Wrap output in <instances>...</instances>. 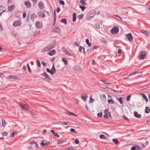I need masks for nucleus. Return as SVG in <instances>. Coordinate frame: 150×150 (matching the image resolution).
Masks as SVG:
<instances>
[{
    "label": "nucleus",
    "instance_id": "nucleus-1",
    "mask_svg": "<svg viewBox=\"0 0 150 150\" xmlns=\"http://www.w3.org/2000/svg\"><path fill=\"white\" fill-rule=\"evenodd\" d=\"M147 57L146 52L144 51H142L139 53V59L140 60H143Z\"/></svg>",
    "mask_w": 150,
    "mask_h": 150
},
{
    "label": "nucleus",
    "instance_id": "nucleus-2",
    "mask_svg": "<svg viewBox=\"0 0 150 150\" xmlns=\"http://www.w3.org/2000/svg\"><path fill=\"white\" fill-rule=\"evenodd\" d=\"M119 31V28L117 27H113L110 30L111 33L113 34H117Z\"/></svg>",
    "mask_w": 150,
    "mask_h": 150
},
{
    "label": "nucleus",
    "instance_id": "nucleus-3",
    "mask_svg": "<svg viewBox=\"0 0 150 150\" xmlns=\"http://www.w3.org/2000/svg\"><path fill=\"white\" fill-rule=\"evenodd\" d=\"M21 22L20 20L15 21L13 23V25L15 27H17L21 25Z\"/></svg>",
    "mask_w": 150,
    "mask_h": 150
},
{
    "label": "nucleus",
    "instance_id": "nucleus-4",
    "mask_svg": "<svg viewBox=\"0 0 150 150\" xmlns=\"http://www.w3.org/2000/svg\"><path fill=\"white\" fill-rule=\"evenodd\" d=\"M15 8V6L14 5H12L8 6V9L9 12L12 11Z\"/></svg>",
    "mask_w": 150,
    "mask_h": 150
},
{
    "label": "nucleus",
    "instance_id": "nucleus-5",
    "mask_svg": "<svg viewBox=\"0 0 150 150\" xmlns=\"http://www.w3.org/2000/svg\"><path fill=\"white\" fill-rule=\"evenodd\" d=\"M35 25L37 27L39 28H41L42 26V23L38 21H37L36 22Z\"/></svg>",
    "mask_w": 150,
    "mask_h": 150
},
{
    "label": "nucleus",
    "instance_id": "nucleus-6",
    "mask_svg": "<svg viewBox=\"0 0 150 150\" xmlns=\"http://www.w3.org/2000/svg\"><path fill=\"white\" fill-rule=\"evenodd\" d=\"M24 4L28 8H30L31 6V3L28 1H25L24 2Z\"/></svg>",
    "mask_w": 150,
    "mask_h": 150
},
{
    "label": "nucleus",
    "instance_id": "nucleus-7",
    "mask_svg": "<svg viewBox=\"0 0 150 150\" xmlns=\"http://www.w3.org/2000/svg\"><path fill=\"white\" fill-rule=\"evenodd\" d=\"M126 36L128 39L130 41H132L133 40V38L131 34L129 33L126 35Z\"/></svg>",
    "mask_w": 150,
    "mask_h": 150
},
{
    "label": "nucleus",
    "instance_id": "nucleus-8",
    "mask_svg": "<svg viewBox=\"0 0 150 150\" xmlns=\"http://www.w3.org/2000/svg\"><path fill=\"white\" fill-rule=\"evenodd\" d=\"M5 11V8L4 6H0V15L1 16V14Z\"/></svg>",
    "mask_w": 150,
    "mask_h": 150
},
{
    "label": "nucleus",
    "instance_id": "nucleus-9",
    "mask_svg": "<svg viewBox=\"0 0 150 150\" xmlns=\"http://www.w3.org/2000/svg\"><path fill=\"white\" fill-rule=\"evenodd\" d=\"M50 142H47L46 140H42V142L40 143V145H42V146H47L48 144H49Z\"/></svg>",
    "mask_w": 150,
    "mask_h": 150
},
{
    "label": "nucleus",
    "instance_id": "nucleus-10",
    "mask_svg": "<svg viewBox=\"0 0 150 150\" xmlns=\"http://www.w3.org/2000/svg\"><path fill=\"white\" fill-rule=\"evenodd\" d=\"M38 16L41 18H43L45 17V13L43 11H40L38 13Z\"/></svg>",
    "mask_w": 150,
    "mask_h": 150
},
{
    "label": "nucleus",
    "instance_id": "nucleus-11",
    "mask_svg": "<svg viewBox=\"0 0 150 150\" xmlns=\"http://www.w3.org/2000/svg\"><path fill=\"white\" fill-rule=\"evenodd\" d=\"M38 6L40 9H42L44 8V5L42 2L40 1L39 3Z\"/></svg>",
    "mask_w": 150,
    "mask_h": 150
},
{
    "label": "nucleus",
    "instance_id": "nucleus-12",
    "mask_svg": "<svg viewBox=\"0 0 150 150\" xmlns=\"http://www.w3.org/2000/svg\"><path fill=\"white\" fill-rule=\"evenodd\" d=\"M81 97L84 101L86 102L88 98V96L86 94H85L84 96L82 95Z\"/></svg>",
    "mask_w": 150,
    "mask_h": 150
},
{
    "label": "nucleus",
    "instance_id": "nucleus-13",
    "mask_svg": "<svg viewBox=\"0 0 150 150\" xmlns=\"http://www.w3.org/2000/svg\"><path fill=\"white\" fill-rule=\"evenodd\" d=\"M53 48V47H50L49 45H48L47 47L44 48V50L45 51H47Z\"/></svg>",
    "mask_w": 150,
    "mask_h": 150
},
{
    "label": "nucleus",
    "instance_id": "nucleus-14",
    "mask_svg": "<svg viewBox=\"0 0 150 150\" xmlns=\"http://www.w3.org/2000/svg\"><path fill=\"white\" fill-rule=\"evenodd\" d=\"M51 79V78L48 75H47L45 77V78L44 79V80L47 81V82H50Z\"/></svg>",
    "mask_w": 150,
    "mask_h": 150
},
{
    "label": "nucleus",
    "instance_id": "nucleus-15",
    "mask_svg": "<svg viewBox=\"0 0 150 150\" xmlns=\"http://www.w3.org/2000/svg\"><path fill=\"white\" fill-rule=\"evenodd\" d=\"M134 116L136 117L140 118L141 117V115L140 114H138L137 112L136 111H134Z\"/></svg>",
    "mask_w": 150,
    "mask_h": 150
},
{
    "label": "nucleus",
    "instance_id": "nucleus-16",
    "mask_svg": "<svg viewBox=\"0 0 150 150\" xmlns=\"http://www.w3.org/2000/svg\"><path fill=\"white\" fill-rule=\"evenodd\" d=\"M62 49H63V51L65 53V54L69 56H71V54H70L66 49H64L63 47H62Z\"/></svg>",
    "mask_w": 150,
    "mask_h": 150
},
{
    "label": "nucleus",
    "instance_id": "nucleus-17",
    "mask_svg": "<svg viewBox=\"0 0 150 150\" xmlns=\"http://www.w3.org/2000/svg\"><path fill=\"white\" fill-rule=\"evenodd\" d=\"M67 141V140L66 139L62 140H59L57 141V143L58 144H62L64 142H66Z\"/></svg>",
    "mask_w": 150,
    "mask_h": 150
},
{
    "label": "nucleus",
    "instance_id": "nucleus-18",
    "mask_svg": "<svg viewBox=\"0 0 150 150\" xmlns=\"http://www.w3.org/2000/svg\"><path fill=\"white\" fill-rule=\"evenodd\" d=\"M55 50H52L50 52H48V54L50 56H52L54 54H55Z\"/></svg>",
    "mask_w": 150,
    "mask_h": 150
},
{
    "label": "nucleus",
    "instance_id": "nucleus-19",
    "mask_svg": "<svg viewBox=\"0 0 150 150\" xmlns=\"http://www.w3.org/2000/svg\"><path fill=\"white\" fill-rule=\"evenodd\" d=\"M36 18V16L34 13L32 14L31 16V19L32 21H34L35 19Z\"/></svg>",
    "mask_w": 150,
    "mask_h": 150
},
{
    "label": "nucleus",
    "instance_id": "nucleus-20",
    "mask_svg": "<svg viewBox=\"0 0 150 150\" xmlns=\"http://www.w3.org/2000/svg\"><path fill=\"white\" fill-rule=\"evenodd\" d=\"M40 31L39 30H36L33 33V35L34 36L38 35L40 34Z\"/></svg>",
    "mask_w": 150,
    "mask_h": 150
},
{
    "label": "nucleus",
    "instance_id": "nucleus-21",
    "mask_svg": "<svg viewBox=\"0 0 150 150\" xmlns=\"http://www.w3.org/2000/svg\"><path fill=\"white\" fill-rule=\"evenodd\" d=\"M76 13H74L73 14V21L75 22L76 21Z\"/></svg>",
    "mask_w": 150,
    "mask_h": 150
},
{
    "label": "nucleus",
    "instance_id": "nucleus-22",
    "mask_svg": "<svg viewBox=\"0 0 150 150\" xmlns=\"http://www.w3.org/2000/svg\"><path fill=\"white\" fill-rule=\"evenodd\" d=\"M140 32L142 33H143V34H144L145 35H149V33L147 31L142 30Z\"/></svg>",
    "mask_w": 150,
    "mask_h": 150
},
{
    "label": "nucleus",
    "instance_id": "nucleus-23",
    "mask_svg": "<svg viewBox=\"0 0 150 150\" xmlns=\"http://www.w3.org/2000/svg\"><path fill=\"white\" fill-rule=\"evenodd\" d=\"M116 99L117 100L119 101L120 102V103H121V104H122V103H123V102H122L123 98L122 97H120V98H118V97H117L116 98Z\"/></svg>",
    "mask_w": 150,
    "mask_h": 150
},
{
    "label": "nucleus",
    "instance_id": "nucleus-24",
    "mask_svg": "<svg viewBox=\"0 0 150 150\" xmlns=\"http://www.w3.org/2000/svg\"><path fill=\"white\" fill-rule=\"evenodd\" d=\"M76 70L77 72H79L81 71V69L80 67L79 66H76L75 67Z\"/></svg>",
    "mask_w": 150,
    "mask_h": 150
},
{
    "label": "nucleus",
    "instance_id": "nucleus-25",
    "mask_svg": "<svg viewBox=\"0 0 150 150\" xmlns=\"http://www.w3.org/2000/svg\"><path fill=\"white\" fill-rule=\"evenodd\" d=\"M62 60L63 62H64V64L65 65H67L68 64V62L67 59L64 57H63L62 58Z\"/></svg>",
    "mask_w": 150,
    "mask_h": 150
},
{
    "label": "nucleus",
    "instance_id": "nucleus-26",
    "mask_svg": "<svg viewBox=\"0 0 150 150\" xmlns=\"http://www.w3.org/2000/svg\"><path fill=\"white\" fill-rule=\"evenodd\" d=\"M55 32L60 33L61 32V30L60 28L58 27L54 29Z\"/></svg>",
    "mask_w": 150,
    "mask_h": 150
},
{
    "label": "nucleus",
    "instance_id": "nucleus-27",
    "mask_svg": "<svg viewBox=\"0 0 150 150\" xmlns=\"http://www.w3.org/2000/svg\"><path fill=\"white\" fill-rule=\"evenodd\" d=\"M100 138L101 139H104L106 140L108 139V138L104 135L103 134H101L100 135Z\"/></svg>",
    "mask_w": 150,
    "mask_h": 150
},
{
    "label": "nucleus",
    "instance_id": "nucleus-28",
    "mask_svg": "<svg viewBox=\"0 0 150 150\" xmlns=\"http://www.w3.org/2000/svg\"><path fill=\"white\" fill-rule=\"evenodd\" d=\"M60 22L64 23V24L66 25L67 24V21L66 19L65 18H62Z\"/></svg>",
    "mask_w": 150,
    "mask_h": 150
},
{
    "label": "nucleus",
    "instance_id": "nucleus-29",
    "mask_svg": "<svg viewBox=\"0 0 150 150\" xmlns=\"http://www.w3.org/2000/svg\"><path fill=\"white\" fill-rule=\"evenodd\" d=\"M9 79H14L15 80L17 79L18 77L16 76H9Z\"/></svg>",
    "mask_w": 150,
    "mask_h": 150
},
{
    "label": "nucleus",
    "instance_id": "nucleus-30",
    "mask_svg": "<svg viewBox=\"0 0 150 150\" xmlns=\"http://www.w3.org/2000/svg\"><path fill=\"white\" fill-rule=\"evenodd\" d=\"M145 111L146 113H148L150 111L149 108L148 107H146Z\"/></svg>",
    "mask_w": 150,
    "mask_h": 150
},
{
    "label": "nucleus",
    "instance_id": "nucleus-31",
    "mask_svg": "<svg viewBox=\"0 0 150 150\" xmlns=\"http://www.w3.org/2000/svg\"><path fill=\"white\" fill-rule=\"evenodd\" d=\"M80 2L81 4H82V5L83 6H86V3H85V1L84 0H80Z\"/></svg>",
    "mask_w": 150,
    "mask_h": 150
},
{
    "label": "nucleus",
    "instance_id": "nucleus-32",
    "mask_svg": "<svg viewBox=\"0 0 150 150\" xmlns=\"http://www.w3.org/2000/svg\"><path fill=\"white\" fill-rule=\"evenodd\" d=\"M140 73V72L139 71H134L132 72V73H131L129 75V76L131 75H134L135 74H139Z\"/></svg>",
    "mask_w": 150,
    "mask_h": 150
},
{
    "label": "nucleus",
    "instance_id": "nucleus-33",
    "mask_svg": "<svg viewBox=\"0 0 150 150\" xmlns=\"http://www.w3.org/2000/svg\"><path fill=\"white\" fill-rule=\"evenodd\" d=\"M131 150H139V146H137V147H136L135 146H133L131 148Z\"/></svg>",
    "mask_w": 150,
    "mask_h": 150
},
{
    "label": "nucleus",
    "instance_id": "nucleus-34",
    "mask_svg": "<svg viewBox=\"0 0 150 150\" xmlns=\"http://www.w3.org/2000/svg\"><path fill=\"white\" fill-rule=\"evenodd\" d=\"M46 71L47 72L50 73L52 75H53L54 72H52V71L51 70H50L49 69L47 68L46 69Z\"/></svg>",
    "mask_w": 150,
    "mask_h": 150
},
{
    "label": "nucleus",
    "instance_id": "nucleus-35",
    "mask_svg": "<svg viewBox=\"0 0 150 150\" xmlns=\"http://www.w3.org/2000/svg\"><path fill=\"white\" fill-rule=\"evenodd\" d=\"M51 70L52 71V72H54L53 74H54V73H56V72L55 69V68L54 67V64L53 65L52 67V68Z\"/></svg>",
    "mask_w": 150,
    "mask_h": 150
},
{
    "label": "nucleus",
    "instance_id": "nucleus-36",
    "mask_svg": "<svg viewBox=\"0 0 150 150\" xmlns=\"http://www.w3.org/2000/svg\"><path fill=\"white\" fill-rule=\"evenodd\" d=\"M83 16L84 15L83 14H81L78 16V18L79 20H81L83 18Z\"/></svg>",
    "mask_w": 150,
    "mask_h": 150
},
{
    "label": "nucleus",
    "instance_id": "nucleus-37",
    "mask_svg": "<svg viewBox=\"0 0 150 150\" xmlns=\"http://www.w3.org/2000/svg\"><path fill=\"white\" fill-rule=\"evenodd\" d=\"M112 141L115 144H118L119 143L118 140L116 139H113Z\"/></svg>",
    "mask_w": 150,
    "mask_h": 150
},
{
    "label": "nucleus",
    "instance_id": "nucleus-38",
    "mask_svg": "<svg viewBox=\"0 0 150 150\" xmlns=\"http://www.w3.org/2000/svg\"><path fill=\"white\" fill-rule=\"evenodd\" d=\"M86 43L88 45L89 47H90L91 45V44L89 42V40L88 39H86Z\"/></svg>",
    "mask_w": 150,
    "mask_h": 150
},
{
    "label": "nucleus",
    "instance_id": "nucleus-39",
    "mask_svg": "<svg viewBox=\"0 0 150 150\" xmlns=\"http://www.w3.org/2000/svg\"><path fill=\"white\" fill-rule=\"evenodd\" d=\"M30 144H32V143L34 144H35V146L37 148L38 147V144L37 143H36V142H35V141H33L32 142H30Z\"/></svg>",
    "mask_w": 150,
    "mask_h": 150
},
{
    "label": "nucleus",
    "instance_id": "nucleus-40",
    "mask_svg": "<svg viewBox=\"0 0 150 150\" xmlns=\"http://www.w3.org/2000/svg\"><path fill=\"white\" fill-rule=\"evenodd\" d=\"M36 62H37V66L39 67H40L41 64H40V62L39 61V60L38 59H37Z\"/></svg>",
    "mask_w": 150,
    "mask_h": 150
},
{
    "label": "nucleus",
    "instance_id": "nucleus-41",
    "mask_svg": "<svg viewBox=\"0 0 150 150\" xmlns=\"http://www.w3.org/2000/svg\"><path fill=\"white\" fill-rule=\"evenodd\" d=\"M108 102L109 103L112 104H113L114 103V102L112 99L110 100H108Z\"/></svg>",
    "mask_w": 150,
    "mask_h": 150
},
{
    "label": "nucleus",
    "instance_id": "nucleus-42",
    "mask_svg": "<svg viewBox=\"0 0 150 150\" xmlns=\"http://www.w3.org/2000/svg\"><path fill=\"white\" fill-rule=\"evenodd\" d=\"M70 131L72 132H74L75 134H77V132L75 131V129L73 128H71L70 129Z\"/></svg>",
    "mask_w": 150,
    "mask_h": 150
},
{
    "label": "nucleus",
    "instance_id": "nucleus-43",
    "mask_svg": "<svg viewBox=\"0 0 150 150\" xmlns=\"http://www.w3.org/2000/svg\"><path fill=\"white\" fill-rule=\"evenodd\" d=\"M5 124H6L5 121L4 120L2 119V126H3V127H4L5 125Z\"/></svg>",
    "mask_w": 150,
    "mask_h": 150
},
{
    "label": "nucleus",
    "instance_id": "nucleus-44",
    "mask_svg": "<svg viewBox=\"0 0 150 150\" xmlns=\"http://www.w3.org/2000/svg\"><path fill=\"white\" fill-rule=\"evenodd\" d=\"M100 81L101 82H103L105 84H110L111 83H107V82H106V81L105 80L101 79V80H100Z\"/></svg>",
    "mask_w": 150,
    "mask_h": 150
},
{
    "label": "nucleus",
    "instance_id": "nucleus-45",
    "mask_svg": "<svg viewBox=\"0 0 150 150\" xmlns=\"http://www.w3.org/2000/svg\"><path fill=\"white\" fill-rule=\"evenodd\" d=\"M79 7L81 9L82 11H83L86 8V7L81 6H80Z\"/></svg>",
    "mask_w": 150,
    "mask_h": 150
},
{
    "label": "nucleus",
    "instance_id": "nucleus-46",
    "mask_svg": "<svg viewBox=\"0 0 150 150\" xmlns=\"http://www.w3.org/2000/svg\"><path fill=\"white\" fill-rule=\"evenodd\" d=\"M131 96V95H129L127 96L126 98L127 101H130V98Z\"/></svg>",
    "mask_w": 150,
    "mask_h": 150
},
{
    "label": "nucleus",
    "instance_id": "nucleus-47",
    "mask_svg": "<svg viewBox=\"0 0 150 150\" xmlns=\"http://www.w3.org/2000/svg\"><path fill=\"white\" fill-rule=\"evenodd\" d=\"M19 105L22 108L24 109L25 110L26 109V108L23 105L21 104H19Z\"/></svg>",
    "mask_w": 150,
    "mask_h": 150
},
{
    "label": "nucleus",
    "instance_id": "nucleus-48",
    "mask_svg": "<svg viewBox=\"0 0 150 150\" xmlns=\"http://www.w3.org/2000/svg\"><path fill=\"white\" fill-rule=\"evenodd\" d=\"M141 95L142 96L144 100H145L147 98L145 95L143 93H141Z\"/></svg>",
    "mask_w": 150,
    "mask_h": 150
},
{
    "label": "nucleus",
    "instance_id": "nucleus-49",
    "mask_svg": "<svg viewBox=\"0 0 150 150\" xmlns=\"http://www.w3.org/2000/svg\"><path fill=\"white\" fill-rule=\"evenodd\" d=\"M59 3L60 4L62 5H64L65 4V3L64 1L62 0H60Z\"/></svg>",
    "mask_w": 150,
    "mask_h": 150
},
{
    "label": "nucleus",
    "instance_id": "nucleus-50",
    "mask_svg": "<svg viewBox=\"0 0 150 150\" xmlns=\"http://www.w3.org/2000/svg\"><path fill=\"white\" fill-rule=\"evenodd\" d=\"M91 97L92 96H91L90 97V100H89V102L90 103H92L94 100Z\"/></svg>",
    "mask_w": 150,
    "mask_h": 150
},
{
    "label": "nucleus",
    "instance_id": "nucleus-51",
    "mask_svg": "<svg viewBox=\"0 0 150 150\" xmlns=\"http://www.w3.org/2000/svg\"><path fill=\"white\" fill-rule=\"evenodd\" d=\"M96 27L97 29H99L100 28V25L99 23H97L96 24Z\"/></svg>",
    "mask_w": 150,
    "mask_h": 150
},
{
    "label": "nucleus",
    "instance_id": "nucleus-52",
    "mask_svg": "<svg viewBox=\"0 0 150 150\" xmlns=\"http://www.w3.org/2000/svg\"><path fill=\"white\" fill-rule=\"evenodd\" d=\"M97 48V46L96 45H95L93 47L91 48V49L92 50H94L96 49Z\"/></svg>",
    "mask_w": 150,
    "mask_h": 150
},
{
    "label": "nucleus",
    "instance_id": "nucleus-53",
    "mask_svg": "<svg viewBox=\"0 0 150 150\" xmlns=\"http://www.w3.org/2000/svg\"><path fill=\"white\" fill-rule=\"evenodd\" d=\"M83 48H84V47H83L81 46H80L79 47V52H81L82 51V50L83 49Z\"/></svg>",
    "mask_w": 150,
    "mask_h": 150
},
{
    "label": "nucleus",
    "instance_id": "nucleus-54",
    "mask_svg": "<svg viewBox=\"0 0 150 150\" xmlns=\"http://www.w3.org/2000/svg\"><path fill=\"white\" fill-rule=\"evenodd\" d=\"M101 41L104 44H106V42L104 38H102L101 40Z\"/></svg>",
    "mask_w": 150,
    "mask_h": 150
},
{
    "label": "nucleus",
    "instance_id": "nucleus-55",
    "mask_svg": "<svg viewBox=\"0 0 150 150\" xmlns=\"http://www.w3.org/2000/svg\"><path fill=\"white\" fill-rule=\"evenodd\" d=\"M75 143L76 144H79V139H75Z\"/></svg>",
    "mask_w": 150,
    "mask_h": 150
},
{
    "label": "nucleus",
    "instance_id": "nucleus-56",
    "mask_svg": "<svg viewBox=\"0 0 150 150\" xmlns=\"http://www.w3.org/2000/svg\"><path fill=\"white\" fill-rule=\"evenodd\" d=\"M102 112H99L98 114V116L99 117H102Z\"/></svg>",
    "mask_w": 150,
    "mask_h": 150
},
{
    "label": "nucleus",
    "instance_id": "nucleus-57",
    "mask_svg": "<svg viewBox=\"0 0 150 150\" xmlns=\"http://www.w3.org/2000/svg\"><path fill=\"white\" fill-rule=\"evenodd\" d=\"M47 75V74L46 72H44L41 74L42 75L45 77Z\"/></svg>",
    "mask_w": 150,
    "mask_h": 150
},
{
    "label": "nucleus",
    "instance_id": "nucleus-58",
    "mask_svg": "<svg viewBox=\"0 0 150 150\" xmlns=\"http://www.w3.org/2000/svg\"><path fill=\"white\" fill-rule=\"evenodd\" d=\"M8 134V133L6 132H3L2 133V135L3 136H6Z\"/></svg>",
    "mask_w": 150,
    "mask_h": 150
},
{
    "label": "nucleus",
    "instance_id": "nucleus-59",
    "mask_svg": "<svg viewBox=\"0 0 150 150\" xmlns=\"http://www.w3.org/2000/svg\"><path fill=\"white\" fill-rule=\"evenodd\" d=\"M54 135L56 137H59V135L57 133L55 132Z\"/></svg>",
    "mask_w": 150,
    "mask_h": 150
},
{
    "label": "nucleus",
    "instance_id": "nucleus-60",
    "mask_svg": "<svg viewBox=\"0 0 150 150\" xmlns=\"http://www.w3.org/2000/svg\"><path fill=\"white\" fill-rule=\"evenodd\" d=\"M15 134L14 133V132H12V133L11 134V138H13L14 137V135H15Z\"/></svg>",
    "mask_w": 150,
    "mask_h": 150
},
{
    "label": "nucleus",
    "instance_id": "nucleus-61",
    "mask_svg": "<svg viewBox=\"0 0 150 150\" xmlns=\"http://www.w3.org/2000/svg\"><path fill=\"white\" fill-rule=\"evenodd\" d=\"M108 109H106L104 110V114H108Z\"/></svg>",
    "mask_w": 150,
    "mask_h": 150
},
{
    "label": "nucleus",
    "instance_id": "nucleus-62",
    "mask_svg": "<svg viewBox=\"0 0 150 150\" xmlns=\"http://www.w3.org/2000/svg\"><path fill=\"white\" fill-rule=\"evenodd\" d=\"M61 123L63 125H67L68 124V122H62Z\"/></svg>",
    "mask_w": 150,
    "mask_h": 150
},
{
    "label": "nucleus",
    "instance_id": "nucleus-63",
    "mask_svg": "<svg viewBox=\"0 0 150 150\" xmlns=\"http://www.w3.org/2000/svg\"><path fill=\"white\" fill-rule=\"evenodd\" d=\"M60 10V8L59 7H58L57 9V13H59Z\"/></svg>",
    "mask_w": 150,
    "mask_h": 150
},
{
    "label": "nucleus",
    "instance_id": "nucleus-64",
    "mask_svg": "<svg viewBox=\"0 0 150 150\" xmlns=\"http://www.w3.org/2000/svg\"><path fill=\"white\" fill-rule=\"evenodd\" d=\"M30 115L32 116H34L35 115V114H34V112H33L30 111Z\"/></svg>",
    "mask_w": 150,
    "mask_h": 150
}]
</instances>
